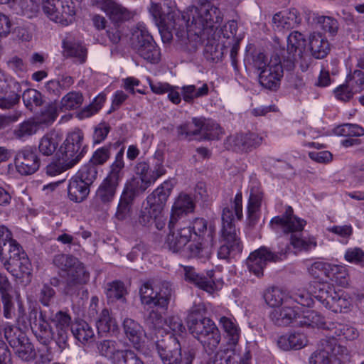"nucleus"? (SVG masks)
Masks as SVG:
<instances>
[{"mask_svg": "<svg viewBox=\"0 0 364 364\" xmlns=\"http://www.w3.org/2000/svg\"><path fill=\"white\" fill-rule=\"evenodd\" d=\"M183 269L186 281L209 294H212L215 291V284L213 280V270L208 271L207 277H205L198 274L192 267H185Z\"/></svg>", "mask_w": 364, "mask_h": 364, "instance_id": "obj_23", "label": "nucleus"}, {"mask_svg": "<svg viewBox=\"0 0 364 364\" xmlns=\"http://www.w3.org/2000/svg\"><path fill=\"white\" fill-rule=\"evenodd\" d=\"M289 249V247L287 246L284 251L275 252L264 246L259 247L250 253L247 259L246 264L249 271L258 277L263 276V271L267 262L282 260L286 257Z\"/></svg>", "mask_w": 364, "mask_h": 364, "instance_id": "obj_12", "label": "nucleus"}, {"mask_svg": "<svg viewBox=\"0 0 364 364\" xmlns=\"http://www.w3.org/2000/svg\"><path fill=\"white\" fill-rule=\"evenodd\" d=\"M97 348L100 355L107 358L112 364L117 361L124 352L119 342L113 340H104L97 344Z\"/></svg>", "mask_w": 364, "mask_h": 364, "instance_id": "obj_32", "label": "nucleus"}, {"mask_svg": "<svg viewBox=\"0 0 364 364\" xmlns=\"http://www.w3.org/2000/svg\"><path fill=\"white\" fill-rule=\"evenodd\" d=\"M82 102V94L80 92L72 91L61 99L60 109L64 110L75 109L81 106Z\"/></svg>", "mask_w": 364, "mask_h": 364, "instance_id": "obj_52", "label": "nucleus"}, {"mask_svg": "<svg viewBox=\"0 0 364 364\" xmlns=\"http://www.w3.org/2000/svg\"><path fill=\"white\" fill-rule=\"evenodd\" d=\"M164 323H166V321H164L162 315L154 309L149 311L144 320L145 326L153 331H159Z\"/></svg>", "mask_w": 364, "mask_h": 364, "instance_id": "obj_64", "label": "nucleus"}, {"mask_svg": "<svg viewBox=\"0 0 364 364\" xmlns=\"http://www.w3.org/2000/svg\"><path fill=\"white\" fill-rule=\"evenodd\" d=\"M90 191V186L86 182L73 176L68 185V198L75 203H81L88 196Z\"/></svg>", "mask_w": 364, "mask_h": 364, "instance_id": "obj_28", "label": "nucleus"}, {"mask_svg": "<svg viewBox=\"0 0 364 364\" xmlns=\"http://www.w3.org/2000/svg\"><path fill=\"white\" fill-rule=\"evenodd\" d=\"M173 185L171 181L164 182L146 198V205L155 213H162L164 206L169 196Z\"/></svg>", "mask_w": 364, "mask_h": 364, "instance_id": "obj_24", "label": "nucleus"}, {"mask_svg": "<svg viewBox=\"0 0 364 364\" xmlns=\"http://www.w3.org/2000/svg\"><path fill=\"white\" fill-rule=\"evenodd\" d=\"M238 220L242 218V194L237 193L234 205L232 207H225L222 213V229L220 230V242L223 243L218 250V257L228 260L230 257L240 254L242 250V245L233 223L234 213Z\"/></svg>", "mask_w": 364, "mask_h": 364, "instance_id": "obj_2", "label": "nucleus"}, {"mask_svg": "<svg viewBox=\"0 0 364 364\" xmlns=\"http://www.w3.org/2000/svg\"><path fill=\"white\" fill-rule=\"evenodd\" d=\"M187 257H197L199 259H208L210 255V251L205 247L202 241L193 242L190 243L183 250L182 254Z\"/></svg>", "mask_w": 364, "mask_h": 364, "instance_id": "obj_49", "label": "nucleus"}, {"mask_svg": "<svg viewBox=\"0 0 364 364\" xmlns=\"http://www.w3.org/2000/svg\"><path fill=\"white\" fill-rule=\"evenodd\" d=\"M4 337L11 347L18 346L23 341L22 337L26 335L16 326L6 325L4 328Z\"/></svg>", "mask_w": 364, "mask_h": 364, "instance_id": "obj_61", "label": "nucleus"}, {"mask_svg": "<svg viewBox=\"0 0 364 364\" xmlns=\"http://www.w3.org/2000/svg\"><path fill=\"white\" fill-rule=\"evenodd\" d=\"M90 4L105 12L116 23L128 21L132 17V13L127 8L114 0H90Z\"/></svg>", "mask_w": 364, "mask_h": 364, "instance_id": "obj_20", "label": "nucleus"}, {"mask_svg": "<svg viewBox=\"0 0 364 364\" xmlns=\"http://www.w3.org/2000/svg\"><path fill=\"white\" fill-rule=\"evenodd\" d=\"M221 16L223 17L222 15H221ZM221 19H223V18ZM221 21L222 20L215 23L214 24V26L213 27V29L211 30V32L210 33H208V36L204 35V37H203L202 41H201V43H203V41L205 38L208 40V43H206L205 46L204 48L203 55L208 61H210V62L214 63H216L220 61L223 57L224 49H225L224 48V42H222V44H220V43L216 42L214 38H213V40H210V38L212 36L215 28H217L216 25L218 23H220L221 22ZM202 43H200V45Z\"/></svg>", "mask_w": 364, "mask_h": 364, "instance_id": "obj_27", "label": "nucleus"}, {"mask_svg": "<svg viewBox=\"0 0 364 364\" xmlns=\"http://www.w3.org/2000/svg\"><path fill=\"white\" fill-rule=\"evenodd\" d=\"M353 93L361 92L364 86V73L355 70L348 76L346 84Z\"/></svg>", "mask_w": 364, "mask_h": 364, "instance_id": "obj_62", "label": "nucleus"}, {"mask_svg": "<svg viewBox=\"0 0 364 364\" xmlns=\"http://www.w3.org/2000/svg\"><path fill=\"white\" fill-rule=\"evenodd\" d=\"M263 196V192L259 187L251 188L247 205V216L251 225H255L258 219V213L260 210Z\"/></svg>", "mask_w": 364, "mask_h": 364, "instance_id": "obj_34", "label": "nucleus"}, {"mask_svg": "<svg viewBox=\"0 0 364 364\" xmlns=\"http://www.w3.org/2000/svg\"><path fill=\"white\" fill-rule=\"evenodd\" d=\"M25 106L32 110L33 107L41 106L43 103L42 95L35 89H27L22 95Z\"/></svg>", "mask_w": 364, "mask_h": 364, "instance_id": "obj_60", "label": "nucleus"}, {"mask_svg": "<svg viewBox=\"0 0 364 364\" xmlns=\"http://www.w3.org/2000/svg\"><path fill=\"white\" fill-rule=\"evenodd\" d=\"M194 203L191 197L188 194L181 193L175 201L172 208V214L168 223V228L171 230L177 218L183 213L192 212L194 210Z\"/></svg>", "mask_w": 364, "mask_h": 364, "instance_id": "obj_30", "label": "nucleus"}, {"mask_svg": "<svg viewBox=\"0 0 364 364\" xmlns=\"http://www.w3.org/2000/svg\"><path fill=\"white\" fill-rule=\"evenodd\" d=\"M262 138L255 133L237 134L228 137L226 144L235 151H248L261 144Z\"/></svg>", "mask_w": 364, "mask_h": 364, "instance_id": "obj_22", "label": "nucleus"}, {"mask_svg": "<svg viewBox=\"0 0 364 364\" xmlns=\"http://www.w3.org/2000/svg\"><path fill=\"white\" fill-rule=\"evenodd\" d=\"M61 141L59 134L51 131L46 134L40 140L38 149L44 156H51L56 151Z\"/></svg>", "mask_w": 364, "mask_h": 364, "instance_id": "obj_37", "label": "nucleus"}, {"mask_svg": "<svg viewBox=\"0 0 364 364\" xmlns=\"http://www.w3.org/2000/svg\"><path fill=\"white\" fill-rule=\"evenodd\" d=\"M238 355L230 349L220 350L215 353L213 360L208 361L205 364H232ZM250 353L247 352L245 354L244 358L240 359V364H250Z\"/></svg>", "mask_w": 364, "mask_h": 364, "instance_id": "obj_39", "label": "nucleus"}, {"mask_svg": "<svg viewBox=\"0 0 364 364\" xmlns=\"http://www.w3.org/2000/svg\"><path fill=\"white\" fill-rule=\"evenodd\" d=\"M173 289L171 284L163 282L158 286H154L149 282H144L140 287L139 295L141 304L149 307H157L167 310Z\"/></svg>", "mask_w": 364, "mask_h": 364, "instance_id": "obj_9", "label": "nucleus"}, {"mask_svg": "<svg viewBox=\"0 0 364 364\" xmlns=\"http://www.w3.org/2000/svg\"><path fill=\"white\" fill-rule=\"evenodd\" d=\"M43 11L50 20L63 26L70 24L75 14L70 1L48 0L43 4Z\"/></svg>", "mask_w": 364, "mask_h": 364, "instance_id": "obj_13", "label": "nucleus"}, {"mask_svg": "<svg viewBox=\"0 0 364 364\" xmlns=\"http://www.w3.org/2000/svg\"><path fill=\"white\" fill-rule=\"evenodd\" d=\"M237 23L235 21H228L220 30L223 38L225 41L222 42H240L242 36L237 35Z\"/></svg>", "mask_w": 364, "mask_h": 364, "instance_id": "obj_58", "label": "nucleus"}, {"mask_svg": "<svg viewBox=\"0 0 364 364\" xmlns=\"http://www.w3.org/2000/svg\"><path fill=\"white\" fill-rule=\"evenodd\" d=\"M123 328L129 341L134 347L138 348L142 338L143 332L140 324L132 318H126L123 322Z\"/></svg>", "mask_w": 364, "mask_h": 364, "instance_id": "obj_41", "label": "nucleus"}, {"mask_svg": "<svg viewBox=\"0 0 364 364\" xmlns=\"http://www.w3.org/2000/svg\"><path fill=\"white\" fill-rule=\"evenodd\" d=\"M264 299L269 306L279 307L284 302H287L289 298L282 289L278 287H272L265 291Z\"/></svg>", "mask_w": 364, "mask_h": 364, "instance_id": "obj_46", "label": "nucleus"}, {"mask_svg": "<svg viewBox=\"0 0 364 364\" xmlns=\"http://www.w3.org/2000/svg\"><path fill=\"white\" fill-rule=\"evenodd\" d=\"M187 228H191V233L193 232L196 236L199 237V240L202 238L205 232L208 231V237H210V241L213 240L214 229L212 226H209L208 228V223L205 219L197 218L193 220L191 225Z\"/></svg>", "mask_w": 364, "mask_h": 364, "instance_id": "obj_55", "label": "nucleus"}, {"mask_svg": "<svg viewBox=\"0 0 364 364\" xmlns=\"http://www.w3.org/2000/svg\"><path fill=\"white\" fill-rule=\"evenodd\" d=\"M38 310L31 309L28 313V327H30L37 339L44 345H47L53 338V329L50 323V309L40 311L38 318Z\"/></svg>", "mask_w": 364, "mask_h": 364, "instance_id": "obj_11", "label": "nucleus"}, {"mask_svg": "<svg viewBox=\"0 0 364 364\" xmlns=\"http://www.w3.org/2000/svg\"><path fill=\"white\" fill-rule=\"evenodd\" d=\"M58 116V105L56 102H51L48 104L33 119L38 127L42 125L49 127L55 121Z\"/></svg>", "mask_w": 364, "mask_h": 364, "instance_id": "obj_42", "label": "nucleus"}, {"mask_svg": "<svg viewBox=\"0 0 364 364\" xmlns=\"http://www.w3.org/2000/svg\"><path fill=\"white\" fill-rule=\"evenodd\" d=\"M271 227L276 231L282 230L284 233H290V244L298 250H308L316 247V242L313 239L308 240L300 237L306 221L293 214V209L288 206L284 214L276 216L271 220Z\"/></svg>", "mask_w": 364, "mask_h": 364, "instance_id": "obj_4", "label": "nucleus"}, {"mask_svg": "<svg viewBox=\"0 0 364 364\" xmlns=\"http://www.w3.org/2000/svg\"><path fill=\"white\" fill-rule=\"evenodd\" d=\"M50 315L54 341L59 348L63 350L66 347L69 332L71 331V316L66 311L60 310L55 312L52 309H50Z\"/></svg>", "mask_w": 364, "mask_h": 364, "instance_id": "obj_15", "label": "nucleus"}, {"mask_svg": "<svg viewBox=\"0 0 364 364\" xmlns=\"http://www.w3.org/2000/svg\"><path fill=\"white\" fill-rule=\"evenodd\" d=\"M63 46L65 55L76 58L80 63L85 62L87 50L81 44L74 41L64 40Z\"/></svg>", "mask_w": 364, "mask_h": 364, "instance_id": "obj_47", "label": "nucleus"}, {"mask_svg": "<svg viewBox=\"0 0 364 364\" xmlns=\"http://www.w3.org/2000/svg\"><path fill=\"white\" fill-rule=\"evenodd\" d=\"M208 93V87L207 84H203L199 88H196L195 85H186L182 87L183 99L188 103H193L195 98L205 96Z\"/></svg>", "mask_w": 364, "mask_h": 364, "instance_id": "obj_53", "label": "nucleus"}, {"mask_svg": "<svg viewBox=\"0 0 364 364\" xmlns=\"http://www.w3.org/2000/svg\"><path fill=\"white\" fill-rule=\"evenodd\" d=\"M21 84L13 77H4L0 80V92L17 97L20 100Z\"/></svg>", "mask_w": 364, "mask_h": 364, "instance_id": "obj_56", "label": "nucleus"}, {"mask_svg": "<svg viewBox=\"0 0 364 364\" xmlns=\"http://www.w3.org/2000/svg\"><path fill=\"white\" fill-rule=\"evenodd\" d=\"M202 119L193 118L192 122H186L177 127L178 137L181 139H191V136L200 134Z\"/></svg>", "mask_w": 364, "mask_h": 364, "instance_id": "obj_44", "label": "nucleus"}, {"mask_svg": "<svg viewBox=\"0 0 364 364\" xmlns=\"http://www.w3.org/2000/svg\"><path fill=\"white\" fill-rule=\"evenodd\" d=\"M71 333L74 337L82 343L94 341V331L92 327L85 321L76 322L71 327Z\"/></svg>", "mask_w": 364, "mask_h": 364, "instance_id": "obj_43", "label": "nucleus"}, {"mask_svg": "<svg viewBox=\"0 0 364 364\" xmlns=\"http://www.w3.org/2000/svg\"><path fill=\"white\" fill-rule=\"evenodd\" d=\"M190 239L191 228L180 227L176 231L171 232L168 235L166 242L171 252L183 254Z\"/></svg>", "mask_w": 364, "mask_h": 364, "instance_id": "obj_26", "label": "nucleus"}, {"mask_svg": "<svg viewBox=\"0 0 364 364\" xmlns=\"http://www.w3.org/2000/svg\"><path fill=\"white\" fill-rule=\"evenodd\" d=\"M149 12L164 42H169L174 34L178 43L190 53L198 49L204 35L208 36L214 24L222 18L221 11L210 2L188 7L183 12L174 7L151 2Z\"/></svg>", "mask_w": 364, "mask_h": 364, "instance_id": "obj_1", "label": "nucleus"}, {"mask_svg": "<svg viewBox=\"0 0 364 364\" xmlns=\"http://www.w3.org/2000/svg\"><path fill=\"white\" fill-rule=\"evenodd\" d=\"M245 59L247 65L258 72L267 69L269 65L267 56L261 50H254L247 54Z\"/></svg>", "mask_w": 364, "mask_h": 364, "instance_id": "obj_50", "label": "nucleus"}, {"mask_svg": "<svg viewBox=\"0 0 364 364\" xmlns=\"http://www.w3.org/2000/svg\"><path fill=\"white\" fill-rule=\"evenodd\" d=\"M306 47V39L304 35L298 31L291 32L287 38V59H284V66L288 71L292 70L295 63L302 57Z\"/></svg>", "mask_w": 364, "mask_h": 364, "instance_id": "obj_19", "label": "nucleus"}, {"mask_svg": "<svg viewBox=\"0 0 364 364\" xmlns=\"http://www.w3.org/2000/svg\"><path fill=\"white\" fill-rule=\"evenodd\" d=\"M23 341L18 346H14L16 355L23 361H30L35 358L36 352L33 344L27 337H22Z\"/></svg>", "mask_w": 364, "mask_h": 364, "instance_id": "obj_51", "label": "nucleus"}, {"mask_svg": "<svg viewBox=\"0 0 364 364\" xmlns=\"http://www.w3.org/2000/svg\"><path fill=\"white\" fill-rule=\"evenodd\" d=\"M119 183L105 178L96 190L92 205L95 209L100 210L109 207L114 200Z\"/></svg>", "mask_w": 364, "mask_h": 364, "instance_id": "obj_21", "label": "nucleus"}, {"mask_svg": "<svg viewBox=\"0 0 364 364\" xmlns=\"http://www.w3.org/2000/svg\"><path fill=\"white\" fill-rule=\"evenodd\" d=\"M325 336L334 340L337 343V338H343L346 340H354L358 336L356 328L348 324L341 323H324L323 326Z\"/></svg>", "mask_w": 364, "mask_h": 364, "instance_id": "obj_25", "label": "nucleus"}, {"mask_svg": "<svg viewBox=\"0 0 364 364\" xmlns=\"http://www.w3.org/2000/svg\"><path fill=\"white\" fill-rule=\"evenodd\" d=\"M53 264L58 269L60 277L65 280L64 293L70 296H77L90 279V273L84 264L76 257L63 253L55 255Z\"/></svg>", "mask_w": 364, "mask_h": 364, "instance_id": "obj_3", "label": "nucleus"}, {"mask_svg": "<svg viewBox=\"0 0 364 364\" xmlns=\"http://www.w3.org/2000/svg\"><path fill=\"white\" fill-rule=\"evenodd\" d=\"M97 173V167L89 161L82 166L75 176L91 186L96 180Z\"/></svg>", "mask_w": 364, "mask_h": 364, "instance_id": "obj_57", "label": "nucleus"}, {"mask_svg": "<svg viewBox=\"0 0 364 364\" xmlns=\"http://www.w3.org/2000/svg\"><path fill=\"white\" fill-rule=\"evenodd\" d=\"M131 42L139 55L147 62L155 64L160 60V49L143 24H138L133 28Z\"/></svg>", "mask_w": 364, "mask_h": 364, "instance_id": "obj_8", "label": "nucleus"}, {"mask_svg": "<svg viewBox=\"0 0 364 364\" xmlns=\"http://www.w3.org/2000/svg\"><path fill=\"white\" fill-rule=\"evenodd\" d=\"M96 326L100 334L109 332H115L117 330V322L113 318L107 309L102 311L96 322Z\"/></svg>", "mask_w": 364, "mask_h": 364, "instance_id": "obj_45", "label": "nucleus"}, {"mask_svg": "<svg viewBox=\"0 0 364 364\" xmlns=\"http://www.w3.org/2000/svg\"><path fill=\"white\" fill-rule=\"evenodd\" d=\"M297 314V312L293 308L284 306L272 311L269 316L275 325L287 326L296 319Z\"/></svg>", "mask_w": 364, "mask_h": 364, "instance_id": "obj_35", "label": "nucleus"}, {"mask_svg": "<svg viewBox=\"0 0 364 364\" xmlns=\"http://www.w3.org/2000/svg\"><path fill=\"white\" fill-rule=\"evenodd\" d=\"M334 134L337 136L349 137H358L364 135V128L356 124H343L334 129Z\"/></svg>", "mask_w": 364, "mask_h": 364, "instance_id": "obj_54", "label": "nucleus"}, {"mask_svg": "<svg viewBox=\"0 0 364 364\" xmlns=\"http://www.w3.org/2000/svg\"><path fill=\"white\" fill-rule=\"evenodd\" d=\"M15 164L19 173L28 176L38 170L41 161L35 149L32 146H26L17 152Z\"/></svg>", "mask_w": 364, "mask_h": 364, "instance_id": "obj_18", "label": "nucleus"}, {"mask_svg": "<svg viewBox=\"0 0 364 364\" xmlns=\"http://www.w3.org/2000/svg\"><path fill=\"white\" fill-rule=\"evenodd\" d=\"M188 329L203 346L207 351L213 352L220 341V333L215 323L203 317L195 309H191L188 317Z\"/></svg>", "mask_w": 364, "mask_h": 364, "instance_id": "obj_5", "label": "nucleus"}, {"mask_svg": "<svg viewBox=\"0 0 364 364\" xmlns=\"http://www.w3.org/2000/svg\"><path fill=\"white\" fill-rule=\"evenodd\" d=\"M4 267L16 279L29 277L31 274V264L26 253H22L20 259L4 262Z\"/></svg>", "mask_w": 364, "mask_h": 364, "instance_id": "obj_29", "label": "nucleus"}, {"mask_svg": "<svg viewBox=\"0 0 364 364\" xmlns=\"http://www.w3.org/2000/svg\"><path fill=\"white\" fill-rule=\"evenodd\" d=\"M124 149V147L121 148L116 154L115 160L110 166V171L105 178L117 183H119L123 176V168L124 167L123 161Z\"/></svg>", "mask_w": 364, "mask_h": 364, "instance_id": "obj_48", "label": "nucleus"}, {"mask_svg": "<svg viewBox=\"0 0 364 364\" xmlns=\"http://www.w3.org/2000/svg\"><path fill=\"white\" fill-rule=\"evenodd\" d=\"M311 271L314 274H317V277H319L321 272L333 283L341 287H346L349 284V274L343 266L318 261L311 265Z\"/></svg>", "mask_w": 364, "mask_h": 364, "instance_id": "obj_16", "label": "nucleus"}, {"mask_svg": "<svg viewBox=\"0 0 364 364\" xmlns=\"http://www.w3.org/2000/svg\"><path fill=\"white\" fill-rule=\"evenodd\" d=\"M156 348L164 364H192L196 355L193 349L182 350L178 338L173 335L158 341Z\"/></svg>", "mask_w": 364, "mask_h": 364, "instance_id": "obj_6", "label": "nucleus"}, {"mask_svg": "<svg viewBox=\"0 0 364 364\" xmlns=\"http://www.w3.org/2000/svg\"><path fill=\"white\" fill-rule=\"evenodd\" d=\"M12 289L11 284L4 273L0 272V295L4 306V315L6 318H11L14 303L10 294Z\"/></svg>", "mask_w": 364, "mask_h": 364, "instance_id": "obj_33", "label": "nucleus"}, {"mask_svg": "<svg viewBox=\"0 0 364 364\" xmlns=\"http://www.w3.org/2000/svg\"><path fill=\"white\" fill-rule=\"evenodd\" d=\"M284 62L279 57L272 58L267 69L259 73V82L264 88L277 90L284 76Z\"/></svg>", "mask_w": 364, "mask_h": 364, "instance_id": "obj_17", "label": "nucleus"}, {"mask_svg": "<svg viewBox=\"0 0 364 364\" xmlns=\"http://www.w3.org/2000/svg\"><path fill=\"white\" fill-rule=\"evenodd\" d=\"M6 66L9 70L19 77H23L28 70L27 64L17 55L9 57L6 60Z\"/></svg>", "mask_w": 364, "mask_h": 364, "instance_id": "obj_63", "label": "nucleus"}, {"mask_svg": "<svg viewBox=\"0 0 364 364\" xmlns=\"http://www.w3.org/2000/svg\"><path fill=\"white\" fill-rule=\"evenodd\" d=\"M200 134L205 139L214 140L222 134V130L218 124L210 121L203 120Z\"/></svg>", "mask_w": 364, "mask_h": 364, "instance_id": "obj_59", "label": "nucleus"}, {"mask_svg": "<svg viewBox=\"0 0 364 364\" xmlns=\"http://www.w3.org/2000/svg\"><path fill=\"white\" fill-rule=\"evenodd\" d=\"M83 138V133L79 129L68 134L60 147L61 160H65L73 167L76 165L85 152V146H82Z\"/></svg>", "mask_w": 364, "mask_h": 364, "instance_id": "obj_14", "label": "nucleus"}, {"mask_svg": "<svg viewBox=\"0 0 364 364\" xmlns=\"http://www.w3.org/2000/svg\"><path fill=\"white\" fill-rule=\"evenodd\" d=\"M151 184L149 181L134 177L126 183L122 193L134 200L143 194Z\"/></svg>", "mask_w": 364, "mask_h": 364, "instance_id": "obj_38", "label": "nucleus"}, {"mask_svg": "<svg viewBox=\"0 0 364 364\" xmlns=\"http://www.w3.org/2000/svg\"><path fill=\"white\" fill-rule=\"evenodd\" d=\"M220 325L226 333L228 343L230 346H235L240 337V328L233 318L222 316L219 321Z\"/></svg>", "mask_w": 364, "mask_h": 364, "instance_id": "obj_36", "label": "nucleus"}, {"mask_svg": "<svg viewBox=\"0 0 364 364\" xmlns=\"http://www.w3.org/2000/svg\"><path fill=\"white\" fill-rule=\"evenodd\" d=\"M311 293L325 308L335 313L346 312L352 304L348 294L337 292L329 284L315 282Z\"/></svg>", "mask_w": 364, "mask_h": 364, "instance_id": "obj_7", "label": "nucleus"}, {"mask_svg": "<svg viewBox=\"0 0 364 364\" xmlns=\"http://www.w3.org/2000/svg\"><path fill=\"white\" fill-rule=\"evenodd\" d=\"M309 48L313 57L324 58L330 51L327 39L320 33H313L309 38Z\"/></svg>", "mask_w": 364, "mask_h": 364, "instance_id": "obj_31", "label": "nucleus"}, {"mask_svg": "<svg viewBox=\"0 0 364 364\" xmlns=\"http://www.w3.org/2000/svg\"><path fill=\"white\" fill-rule=\"evenodd\" d=\"M38 129L39 127L36 121L33 118H30L17 125L13 130L12 134L16 139L24 141L36 134Z\"/></svg>", "mask_w": 364, "mask_h": 364, "instance_id": "obj_40", "label": "nucleus"}, {"mask_svg": "<svg viewBox=\"0 0 364 364\" xmlns=\"http://www.w3.org/2000/svg\"><path fill=\"white\" fill-rule=\"evenodd\" d=\"M346 348L326 336L321 338L318 348L309 357V364H343L342 356Z\"/></svg>", "mask_w": 364, "mask_h": 364, "instance_id": "obj_10", "label": "nucleus"}]
</instances>
